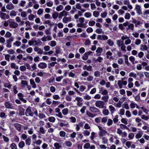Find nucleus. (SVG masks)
Returning <instances> with one entry per match:
<instances>
[{
  "mask_svg": "<svg viewBox=\"0 0 149 149\" xmlns=\"http://www.w3.org/2000/svg\"><path fill=\"white\" fill-rule=\"evenodd\" d=\"M25 114L26 116H33V112H31V110L30 107H28L26 110Z\"/></svg>",
  "mask_w": 149,
  "mask_h": 149,
  "instance_id": "f257e3e1",
  "label": "nucleus"
},
{
  "mask_svg": "<svg viewBox=\"0 0 149 149\" xmlns=\"http://www.w3.org/2000/svg\"><path fill=\"white\" fill-rule=\"evenodd\" d=\"M95 104L97 107L100 108H102L104 107V103L101 101H97L95 103Z\"/></svg>",
  "mask_w": 149,
  "mask_h": 149,
  "instance_id": "f03ea898",
  "label": "nucleus"
},
{
  "mask_svg": "<svg viewBox=\"0 0 149 149\" xmlns=\"http://www.w3.org/2000/svg\"><path fill=\"white\" fill-rule=\"evenodd\" d=\"M135 9L139 15H141L142 14L141 10V7L139 5H136Z\"/></svg>",
  "mask_w": 149,
  "mask_h": 149,
  "instance_id": "7ed1b4c3",
  "label": "nucleus"
},
{
  "mask_svg": "<svg viewBox=\"0 0 149 149\" xmlns=\"http://www.w3.org/2000/svg\"><path fill=\"white\" fill-rule=\"evenodd\" d=\"M90 110L92 112L94 113L99 112H100L99 110L95 107H90Z\"/></svg>",
  "mask_w": 149,
  "mask_h": 149,
  "instance_id": "20e7f679",
  "label": "nucleus"
},
{
  "mask_svg": "<svg viewBox=\"0 0 149 149\" xmlns=\"http://www.w3.org/2000/svg\"><path fill=\"white\" fill-rule=\"evenodd\" d=\"M38 67L42 69H44L46 68L47 65L46 63H41L38 64Z\"/></svg>",
  "mask_w": 149,
  "mask_h": 149,
  "instance_id": "39448f33",
  "label": "nucleus"
},
{
  "mask_svg": "<svg viewBox=\"0 0 149 149\" xmlns=\"http://www.w3.org/2000/svg\"><path fill=\"white\" fill-rule=\"evenodd\" d=\"M6 8L9 10H12L14 8V6L12 3H10L9 4H8L6 6Z\"/></svg>",
  "mask_w": 149,
  "mask_h": 149,
  "instance_id": "423d86ee",
  "label": "nucleus"
},
{
  "mask_svg": "<svg viewBox=\"0 0 149 149\" xmlns=\"http://www.w3.org/2000/svg\"><path fill=\"white\" fill-rule=\"evenodd\" d=\"M5 105L6 107L8 109H12V106L9 102H6L5 103Z\"/></svg>",
  "mask_w": 149,
  "mask_h": 149,
  "instance_id": "0eeeda50",
  "label": "nucleus"
},
{
  "mask_svg": "<svg viewBox=\"0 0 149 149\" xmlns=\"http://www.w3.org/2000/svg\"><path fill=\"white\" fill-rule=\"evenodd\" d=\"M10 26L11 27H12L14 28H15L18 26V24L16 23H15L14 22H12L10 24Z\"/></svg>",
  "mask_w": 149,
  "mask_h": 149,
  "instance_id": "6e6552de",
  "label": "nucleus"
},
{
  "mask_svg": "<svg viewBox=\"0 0 149 149\" xmlns=\"http://www.w3.org/2000/svg\"><path fill=\"white\" fill-rule=\"evenodd\" d=\"M14 127L19 131H20L21 130V125L20 124L18 123H15L14 124Z\"/></svg>",
  "mask_w": 149,
  "mask_h": 149,
  "instance_id": "1a4fd4ad",
  "label": "nucleus"
},
{
  "mask_svg": "<svg viewBox=\"0 0 149 149\" xmlns=\"http://www.w3.org/2000/svg\"><path fill=\"white\" fill-rule=\"evenodd\" d=\"M107 133V132L104 130H102V131H100L99 132V135L101 136H103L105 135L106 133Z\"/></svg>",
  "mask_w": 149,
  "mask_h": 149,
  "instance_id": "9d476101",
  "label": "nucleus"
},
{
  "mask_svg": "<svg viewBox=\"0 0 149 149\" xmlns=\"http://www.w3.org/2000/svg\"><path fill=\"white\" fill-rule=\"evenodd\" d=\"M30 83L32 85V87L34 88H36V85L33 80L32 79H30Z\"/></svg>",
  "mask_w": 149,
  "mask_h": 149,
  "instance_id": "9b49d317",
  "label": "nucleus"
},
{
  "mask_svg": "<svg viewBox=\"0 0 149 149\" xmlns=\"http://www.w3.org/2000/svg\"><path fill=\"white\" fill-rule=\"evenodd\" d=\"M123 56L125 57V63L127 65H129V63L128 62V56L126 54L124 55Z\"/></svg>",
  "mask_w": 149,
  "mask_h": 149,
  "instance_id": "f8f14e48",
  "label": "nucleus"
},
{
  "mask_svg": "<svg viewBox=\"0 0 149 149\" xmlns=\"http://www.w3.org/2000/svg\"><path fill=\"white\" fill-rule=\"evenodd\" d=\"M71 21V17L68 18V17H64L63 19V22L65 23H66L68 21Z\"/></svg>",
  "mask_w": 149,
  "mask_h": 149,
  "instance_id": "ddd939ff",
  "label": "nucleus"
},
{
  "mask_svg": "<svg viewBox=\"0 0 149 149\" xmlns=\"http://www.w3.org/2000/svg\"><path fill=\"white\" fill-rule=\"evenodd\" d=\"M122 43V45H121V49L122 50H123V51H124L125 52L126 51V50L125 49V48L126 47L124 45L123 43V41H122L121 42Z\"/></svg>",
  "mask_w": 149,
  "mask_h": 149,
  "instance_id": "4468645a",
  "label": "nucleus"
},
{
  "mask_svg": "<svg viewBox=\"0 0 149 149\" xmlns=\"http://www.w3.org/2000/svg\"><path fill=\"white\" fill-rule=\"evenodd\" d=\"M0 17L2 19H5V16L6 15V14L5 13H3L1 12H0Z\"/></svg>",
  "mask_w": 149,
  "mask_h": 149,
  "instance_id": "2eb2a0df",
  "label": "nucleus"
},
{
  "mask_svg": "<svg viewBox=\"0 0 149 149\" xmlns=\"http://www.w3.org/2000/svg\"><path fill=\"white\" fill-rule=\"evenodd\" d=\"M24 145L25 143L23 141H22L19 143L18 146L20 148H22L24 147Z\"/></svg>",
  "mask_w": 149,
  "mask_h": 149,
  "instance_id": "dca6fc26",
  "label": "nucleus"
},
{
  "mask_svg": "<svg viewBox=\"0 0 149 149\" xmlns=\"http://www.w3.org/2000/svg\"><path fill=\"white\" fill-rule=\"evenodd\" d=\"M58 13L57 12H55L52 15V17L54 19H56L58 17Z\"/></svg>",
  "mask_w": 149,
  "mask_h": 149,
  "instance_id": "f3484780",
  "label": "nucleus"
},
{
  "mask_svg": "<svg viewBox=\"0 0 149 149\" xmlns=\"http://www.w3.org/2000/svg\"><path fill=\"white\" fill-rule=\"evenodd\" d=\"M48 120L51 122L54 123L55 121V118L53 117H50L48 118Z\"/></svg>",
  "mask_w": 149,
  "mask_h": 149,
  "instance_id": "a211bd4d",
  "label": "nucleus"
},
{
  "mask_svg": "<svg viewBox=\"0 0 149 149\" xmlns=\"http://www.w3.org/2000/svg\"><path fill=\"white\" fill-rule=\"evenodd\" d=\"M31 142V140L30 138L27 139L25 140L26 144L28 145H29L30 144Z\"/></svg>",
  "mask_w": 149,
  "mask_h": 149,
  "instance_id": "6ab92c4d",
  "label": "nucleus"
},
{
  "mask_svg": "<svg viewBox=\"0 0 149 149\" xmlns=\"http://www.w3.org/2000/svg\"><path fill=\"white\" fill-rule=\"evenodd\" d=\"M143 134L142 132H140L139 133H137L135 137L137 139H138L140 138L141 136V134Z\"/></svg>",
  "mask_w": 149,
  "mask_h": 149,
  "instance_id": "aec40b11",
  "label": "nucleus"
},
{
  "mask_svg": "<svg viewBox=\"0 0 149 149\" xmlns=\"http://www.w3.org/2000/svg\"><path fill=\"white\" fill-rule=\"evenodd\" d=\"M89 75V73L88 72L86 71H85L84 72V73H82L81 74V75L84 77H86Z\"/></svg>",
  "mask_w": 149,
  "mask_h": 149,
  "instance_id": "412c9836",
  "label": "nucleus"
},
{
  "mask_svg": "<svg viewBox=\"0 0 149 149\" xmlns=\"http://www.w3.org/2000/svg\"><path fill=\"white\" fill-rule=\"evenodd\" d=\"M63 6L62 5H60L56 8V10L58 11L61 10L63 8Z\"/></svg>",
  "mask_w": 149,
  "mask_h": 149,
  "instance_id": "4be33fe9",
  "label": "nucleus"
},
{
  "mask_svg": "<svg viewBox=\"0 0 149 149\" xmlns=\"http://www.w3.org/2000/svg\"><path fill=\"white\" fill-rule=\"evenodd\" d=\"M107 43L110 46H113L114 44L113 41L111 40L110 39H109L108 40Z\"/></svg>",
  "mask_w": 149,
  "mask_h": 149,
  "instance_id": "5701e85b",
  "label": "nucleus"
},
{
  "mask_svg": "<svg viewBox=\"0 0 149 149\" xmlns=\"http://www.w3.org/2000/svg\"><path fill=\"white\" fill-rule=\"evenodd\" d=\"M12 34L9 32H7L5 35V37L6 38H10L11 37Z\"/></svg>",
  "mask_w": 149,
  "mask_h": 149,
  "instance_id": "b1692460",
  "label": "nucleus"
},
{
  "mask_svg": "<svg viewBox=\"0 0 149 149\" xmlns=\"http://www.w3.org/2000/svg\"><path fill=\"white\" fill-rule=\"evenodd\" d=\"M54 146L57 149H59L61 147L58 143H56L54 144Z\"/></svg>",
  "mask_w": 149,
  "mask_h": 149,
  "instance_id": "393cba45",
  "label": "nucleus"
},
{
  "mask_svg": "<svg viewBox=\"0 0 149 149\" xmlns=\"http://www.w3.org/2000/svg\"><path fill=\"white\" fill-rule=\"evenodd\" d=\"M10 147L11 148V149H17L16 145L14 143L11 144Z\"/></svg>",
  "mask_w": 149,
  "mask_h": 149,
  "instance_id": "a878e982",
  "label": "nucleus"
},
{
  "mask_svg": "<svg viewBox=\"0 0 149 149\" xmlns=\"http://www.w3.org/2000/svg\"><path fill=\"white\" fill-rule=\"evenodd\" d=\"M14 39V38L13 37H11L10 38H9L8 39L7 41V43H11L13 40Z\"/></svg>",
  "mask_w": 149,
  "mask_h": 149,
  "instance_id": "bb28decb",
  "label": "nucleus"
},
{
  "mask_svg": "<svg viewBox=\"0 0 149 149\" xmlns=\"http://www.w3.org/2000/svg\"><path fill=\"white\" fill-rule=\"evenodd\" d=\"M65 144L66 146L69 147H70L72 145V144L71 142L68 141H65Z\"/></svg>",
  "mask_w": 149,
  "mask_h": 149,
  "instance_id": "cd10ccee",
  "label": "nucleus"
},
{
  "mask_svg": "<svg viewBox=\"0 0 149 149\" xmlns=\"http://www.w3.org/2000/svg\"><path fill=\"white\" fill-rule=\"evenodd\" d=\"M86 113L89 116L92 118L94 117L95 115V114H93L91 113L88 112V111H87Z\"/></svg>",
  "mask_w": 149,
  "mask_h": 149,
  "instance_id": "c85d7f7f",
  "label": "nucleus"
},
{
  "mask_svg": "<svg viewBox=\"0 0 149 149\" xmlns=\"http://www.w3.org/2000/svg\"><path fill=\"white\" fill-rule=\"evenodd\" d=\"M122 107L123 108L127 109H129V108L128 104L127 103H124Z\"/></svg>",
  "mask_w": 149,
  "mask_h": 149,
  "instance_id": "c756f323",
  "label": "nucleus"
},
{
  "mask_svg": "<svg viewBox=\"0 0 149 149\" xmlns=\"http://www.w3.org/2000/svg\"><path fill=\"white\" fill-rule=\"evenodd\" d=\"M90 144L89 143H87L84 145V148L88 149L90 148Z\"/></svg>",
  "mask_w": 149,
  "mask_h": 149,
  "instance_id": "7c9ffc66",
  "label": "nucleus"
},
{
  "mask_svg": "<svg viewBox=\"0 0 149 149\" xmlns=\"http://www.w3.org/2000/svg\"><path fill=\"white\" fill-rule=\"evenodd\" d=\"M118 85L120 88H122L123 84L121 80H119L118 81Z\"/></svg>",
  "mask_w": 149,
  "mask_h": 149,
  "instance_id": "2f4dec72",
  "label": "nucleus"
},
{
  "mask_svg": "<svg viewBox=\"0 0 149 149\" xmlns=\"http://www.w3.org/2000/svg\"><path fill=\"white\" fill-rule=\"evenodd\" d=\"M88 58V56L87 53H85L84 55L82 57V59L84 60H86Z\"/></svg>",
  "mask_w": 149,
  "mask_h": 149,
  "instance_id": "473e14b6",
  "label": "nucleus"
},
{
  "mask_svg": "<svg viewBox=\"0 0 149 149\" xmlns=\"http://www.w3.org/2000/svg\"><path fill=\"white\" fill-rule=\"evenodd\" d=\"M112 120L110 119H108V121L107 123V124L108 126H110L112 125Z\"/></svg>",
  "mask_w": 149,
  "mask_h": 149,
  "instance_id": "72a5a7b5",
  "label": "nucleus"
},
{
  "mask_svg": "<svg viewBox=\"0 0 149 149\" xmlns=\"http://www.w3.org/2000/svg\"><path fill=\"white\" fill-rule=\"evenodd\" d=\"M130 17V15L128 13H126L125 16V18L126 19H129Z\"/></svg>",
  "mask_w": 149,
  "mask_h": 149,
  "instance_id": "f704fd0d",
  "label": "nucleus"
},
{
  "mask_svg": "<svg viewBox=\"0 0 149 149\" xmlns=\"http://www.w3.org/2000/svg\"><path fill=\"white\" fill-rule=\"evenodd\" d=\"M20 70L22 72H24L26 70V67L24 65L21 66L20 67Z\"/></svg>",
  "mask_w": 149,
  "mask_h": 149,
  "instance_id": "c9c22d12",
  "label": "nucleus"
},
{
  "mask_svg": "<svg viewBox=\"0 0 149 149\" xmlns=\"http://www.w3.org/2000/svg\"><path fill=\"white\" fill-rule=\"evenodd\" d=\"M94 75L96 77H99L100 76V72L98 71H96L94 73Z\"/></svg>",
  "mask_w": 149,
  "mask_h": 149,
  "instance_id": "e433bc0d",
  "label": "nucleus"
},
{
  "mask_svg": "<svg viewBox=\"0 0 149 149\" xmlns=\"http://www.w3.org/2000/svg\"><path fill=\"white\" fill-rule=\"evenodd\" d=\"M121 40H117L116 41L117 42V44L118 45L119 47H120L121 45H122V41Z\"/></svg>",
  "mask_w": 149,
  "mask_h": 149,
  "instance_id": "4c0bfd02",
  "label": "nucleus"
},
{
  "mask_svg": "<svg viewBox=\"0 0 149 149\" xmlns=\"http://www.w3.org/2000/svg\"><path fill=\"white\" fill-rule=\"evenodd\" d=\"M103 113L104 114L107 115L109 114V111L107 109H105L103 110Z\"/></svg>",
  "mask_w": 149,
  "mask_h": 149,
  "instance_id": "58836bf2",
  "label": "nucleus"
},
{
  "mask_svg": "<svg viewBox=\"0 0 149 149\" xmlns=\"http://www.w3.org/2000/svg\"><path fill=\"white\" fill-rule=\"evenodd\" d=\"M93 79V77L92 76L90 75L89 76L87 79V80L88 81H91Z\"/></svg>",
  "mask_w": 149,
  "mask_h": 149,
  "instance_id": "ea45409f",
  "label": "nucleus"
},
{
  "mask_svg": "<svg viewBox=\"0 0 149 149\" xmlns=\"http://www.w3.org/2000/svg\"><path fill=\"white\" fill-rule=\"evenodd\" d=\"M99 12L98 11H94L93 13V15L96 17H97L99 15Z\"/></svg>",
  "mask_w": 149,
  "mask_h": 149,
  "instance_id": "a19ab883",
  "label": "nucleus"
},
{
  "mask_svg": "<svg viewBox=\"0 0 149 149\" xmlns=\"http://www.w3.org/2000/svg\"><path fill=\"white\" fill-rule=\"evenodd\" d=\"M68 109L67 108L63 109L62 111L63 114L64 115L67 114L68 113Z\"/></svg>",
  "mask_w": 149,
  "mask_h": 149,
  "instance_id": "79ce46f5",
  "label": "nucleus"
},
{
  "mask_svg": "<svg viewBox=\"0 0 149 149\" xmlns=\"http://www.w3.org/2000/svg\"><path fill=\"white\" fill-rule=\"evenodd\" d=\"M40 132L42 134H44L45 133L44 129L43 127H41L40 129Z\"/></svg>",
  "mask_w": 149,
  "mask_h": 149,
  "instance_id": "37998d69",
  "label": "nucleus"
},
{
  "mask_svg": "<svg viewBox=\"0 0 149 149\" xmlns=\"http://www.w3.org/2000/svg\"><path fill=\"white\" fill-rule=\"evenodd\" d=\"M118 115H116L115 118L113 119V121L115 123H117L118 121Z\"/></svg>",
  "mask_w": 149,
  "mask_h": 149,
  "instance_id": "c03bdc74",
  "label": "nucleus"
},
{
  "mask_svg": "<svg viewBox=\"0 0 149 149\" xmlns=\"http://www.w3.org/2000/svg\"><path fill=\"white\" fill-rule=\"evenodd\" d=\"M142 47H143V50L141 48V49L142 50H146L147 49L148 47L146 45H141Z\"/></svg>",
  "mask_w": 149,
  "mask_h": 149,
  "instance_id": "a18cd8bd",
  "label": "nucleus"
},
{
  "mask_svg": "<svg viewBox=\"0 0 149 149\" xmlns=\"http://www.w3.org/2000/svg\"><path fill=\"white\" fill-rule=\"evenodd\" d=\"M84 15L86 17L88 18L91 16V14L90 13H85Z\"/></svg>",
  "mask_w": 149,
  "mask_h": 149,
  "instance_id": "49530a36",
  "label": "nucleus"
},
{
  "mask_svg": "<svg viewBox=\"0 0 149 149\" xmlns=\"http://www.w3.org/2000/svg\"><path fill=\"white\" fill-rule=\"evenodd\" d=\"M10 54H13L15 53V51L13 49H11L8 50L7 51Z\"/></svg>",
  "mask_w": 149,
  "mask_h": 149,
  "instance_id": "de8ad7c7",
  "label": "nucleus"
},
{
  "mask_svg": "<svg viewBox=\"0 0 149 149\" xmlns=\"http://www.w3.org/2000/svg\"><path fill=\"white\" fill-rule=\"evenodd\" d=\"M65 134V132L63 131H61L60 132V135L61 136L64 137Z\"/></svg>",
  "mask_w": 149,
  "mask_h": 149,
  "instance_id": "09e8293b",
  "label": "nucleus"
},
{
  "mask_svg": "<svg viewBox=\"0 0 149 149\" xmlns=\"http://www.w3.org/2000/svg\"><path fill=\"white\" fill-rule=\"evenodd\" d=\"M102 51V49L100 47H98L97 49L96 52L101 53Z\"/></svg>",
  "mask_w": 149,
  "mask_h": 149,
  "instance_id": "8fccbe9b",
  "label": "nucleus"
},
{
  "mask_svg": "<svg viewBox=\"0 0 149 149\" xmlns=\"http://www.w3.org/2000/svg\"><path fill=\"white\" fill-rule=\"evenodd\" d=\"M10 15V16H15L16 15V13L15 11L14 10H12L11 12Z\"/></svg>",
  "mask_w": 149,
  "mask_h": 149,
  "instance_id": "3c124183",
  "label": "nucleus"
},
{
  "mask_svg": "<svg viewBox=\"0 0 149 149\" xmlns=\"http://www.w3.org/2000/svg\"><path fill=\"white\" fill-rule=\"evenodd\" d=\"M102 143L103 144H106L107 142V139L105 137H104L102 138Z\"/></svg>",
  "mask_w": 149,
  "mask_h": 149,
  "instance_id": "603ef678",
  "label": "nucleus"
},
{
  "mask_svg": "<svg viewBox=\"0 0 149 149\" xmlns=\"http://www.w3.org/2000/svg\"><path fill=\"white\" fill-rule=\"evenodd\" d=\"M107 12H104L103 13L101 14V17L102 18H105L107 15Z\"/></svg>",
  "mask_w": 149,
  "mask_h": 149,
  "instance_id": "864d4df0",
  "label": "nucleus"
},
{
  "mask_svg": "<svg viewBox=\"0 0 149 149\" xmlns=\"http://www.w3.org/2000/svg\"><path fill=\"white\" fill-rule=\"evenodd\" d=\"M121 121L122 123L127 125V122L126 119L125 118H122L121 120Z\"/></svg>",
  "mask_w": 149,
  "mask_h": 149,
  "instance_id": "5fc2aeb1",
  "label": "nucleus"
},
{
  "mask_svg": "<svg viewBox=\"0 0 149 149\" xmlns=\"http://www.w3.org/2000/svg\"><path fill=\"white\" fill-rule=\"evenodd\" d=\"M109 108L111 111L113 112L115 108L114 107H113L112 105H110L109 106Z\"/></svg>",
  "mask_w": 149,
  "mask_h": 149,
  "instance_id": "6e6d98bb",
  "label": "nucleus"
},
{
  "mask_svg": "<svg viewBox=\"0 0 149 149\" xmlns=\"http://www.w3.org/2000/svg\"><path fill=\"white\" fill-rule=\"evenodd\" d=\"M129 59L130 60V61H131L134 64V62L135 60L134 58L132 56H131L129 57Z\"/></svg>",
  "mask_w": 149,
  "mask_h": 149,
  "instance_id": "4d7b16f0",
  "label": "nucleus"
},
{
  "mask_svg": "<svg viewBox=\"0 0 149 149\" xmlns=\"http://www.w3.org/2000/svg\"><path fill=\"white\" fill-rule=\"evenodd\" d=\"M141 40L140 39H137L135 40V44L136 45H139L140 44Z\"/></svg>",
  "mask_w": 149,
  "mask_h": 149,
  "instance_id": "13d9d810",
  "label": "nucleus"
},
{
  "mask_svg": "<svg viewBox=\"0 0 149 149\" xmlns=\"http://www.w3.org/2000/svg\"><path fill=\"white\" fill-rule=\"evenodd\" d=\"M103 60V58L99 56L98 57V58L95 60V61H99L100 63L101 62L102 60Z\"/></svg>",
  "mask_w": 149,
  "mask_h": 149,
  "instance_id": "bf43d9fd",
  "label": "nucleus"
},
{
  "mask_svg": "<svg viewBox=\"0 0 149 149\" xmlns=\"http://www.w3.org/2000/svg\"><path fill=\"white\" fill-rule=\"evenodd\" d=\"M85 88H86L85 86L83 85H81L80 87L79 90L81 91H83Z\"/></svg>",
  "mask_w": 149,
  "mask_h": 149,
  "instance_id": "052dcab7",
  "label": "nucleus"
},
{
  "mask_svg": "<svg viewBox=\"0 0 149 149\" xmlns=\"http://www.w3.org/2000/svg\"><path fill=\"white\" fill-rule=\"evenodd\" d=\"M102 29H97L96 30V32L98 34H100L102 31Z\"/></svg>",
  "mask_w": 149,
  "mask_h": 149,
  "instance_id": "680f3d73",
  "label": "nucleus"
},
{
  "mask_svg": "<svg viewBox=\"0 0 149 149\" xmlns=\"http://www.w3.org/2000/svg\"><path fill=\"white\" fill-rule=\"evenodd\" d=\"M107 120V118L106 117H104L102 118V123H106Z\"/></svg>",
  "mask_w": 149,
  "mask_h": 149,
  "instance_id": "e2e57ef3",
  "label": "nucleus"
},
{
  "mask_svg": "<svg viewBox=\"0 0 149 149\" xmlns=\"http://www.w3.org/2000/svg\"><path fill=\"white\" fill-rule=\"evenodd\" d=\"M21 16L23 17H25L26 16V13L25 12H22L21 14Z\"/></svg>",
  "mask_w": 149,
  "mask_h": 149,
  "instance_id": "0e129e2a",
  "label": "nucleus"
},
{
  "mask_svg": "<svg viewBox=\"0 0 149 149\" xmlns=\"http://www.w3.org/2000/svg\"><path fill=\"white\" fill-rule=\"evenodd\" d=\"M134 135L133 133H130L129 135V138L130 139H132L133 138Z\"/></svg>",
  "mask_w": 149,
  "mask_h": 149,
  "instance_id": "69168bd1",
  "label": "nucleus"
},
{
  "mask_svg": "<svg viewBox=\"0 0 149 149\" xmlns=\"http://www.w3.org/2000/svg\"><path fill=\"white\" fill-rule=\"evenodd\" d=\"M56 42L55 41H52L50 45L52 47H54L56 45Z\"/></svg>",
  "mask_w": 149,
  "mask_h": 149,
  "instance_id": "338daca9",
  "label": "nucleus"
},
{
  "mask_svg": "<svg viewBox=\"0 0 149 149\" xmlns=\"http://www.w3.org/2000/svg\"><path fill=\"white\" fill-rule=\"evenodd\" d=\"M75 100L77 101V102H81L82 101V99L80 97H77Z\"/></svg>",
  "mask_w": 149,
  "mask_h": 149,
  "instance_id": "774afa93",
  "label": "nucleus"
}]
</instances>
